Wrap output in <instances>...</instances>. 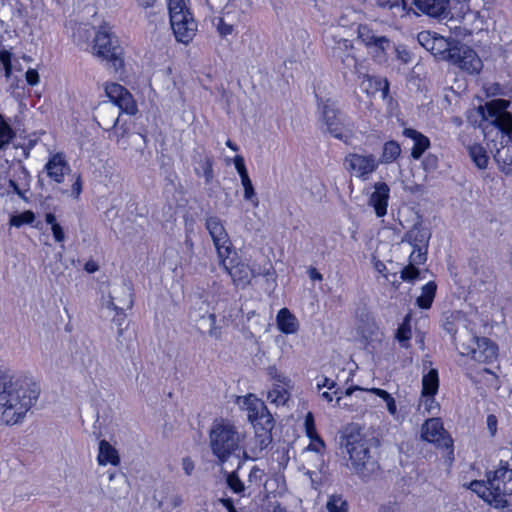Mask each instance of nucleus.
<instances>
[{
	"instance_id": "58",
	"label": "nucleus",
	"mask_w": 512,
	"mask_h": 512,
	"mask_svg": "<svg viewBox=\"0 0 512 512\" xmlns=\"http://www.w3.org/2000/svg\"><path fill=\"white\" fill-rule=\"evenodd\" d=\"M51 230L55 241L58 243H63L65 240V234L60 224L53 225V227H51Z\"/></svg>"
},
{
	"instance_id": "51",
	"label": "nucleus",
	"mask_w": 512,
	"mask_h": 512,
	"mask_svg": "<svg viewBox=\"0 0 512 512\" xmlns=\"http://www.w3.org/2000/svg\"><path fill=\"white\" fill-rule=\"evenodd\" d=\"M227 485L234 493H241L244 491V484L237 474L230 473L227 477Z\"/></svg>"
},
{
	"instance_id": "61",
	"label": "nucleus",
	"mask_w": 512,
	"mask_h": 512,
	"mask_svg": "<svg viewBox=\"0 0 512 512\" xmlns=\"http://www.w3.org/2000/svg\"><path fill=\"white\" fill-rule=\"evenodd\" d=\"M335 386H336V382L327 377H322V379L320 381H318V383H317L318 390H321L324 387L331 390V389L335 388Z\"/></svg>"
},
{
	"instance_id": "31",
	"label": "nucleus",
	"mask_w": 512,
	"mask_h": 512,
	"mask_svg": "<svg viewBox=\"0 0 512 512\" xmlns=\"http://www.w3.org/2000/svg\"><path fill=\"white\" fill-rule=\"evenodd\" d=\"M437 285L435 282L430 281L422 287L421 295L417 297L416 303L422 309L431 307L435 298Z\"/></svg>"
},
{
	"instance_id": "47",
	"label": "nucleus",
	"mask_w": 512,
	"mask_h": 512,
	"mask_svg": "<svg viewBox=\"0 0 512 512\" xmlns=\"http://www.w3.org/2000/svg\"><path fill=\"white\" fill-rule=\"evenodd\" d=\"M419 274V269L416 268V266L409 264L401 270L400 277L403 281L413 282L419 277Z\"/></svg>"
},
{
	"instance_id": "21",
	"label": "nucleus",
	"mask_w": 512,
	"mask_h": 512,
	"mask_svg": "<svg viewBox=\"0 0 512 512\" xmlns=\"http://www.w3.org/2000/svg\"><path fill=\"white\" fill-rule=\"evenodd\" d=\"M47 175L57 183H62L65 174L70 171V167L61 153H56L45 165Z\"/></svg>"
},
{
	"instance_id": "6",
	"label": "nucleus",
	"mask_w": 512,
	"mask_h": 512,
	"mask_svg": "<svg viewBox=\"0 0 512 512\" xmlns=\"http://www.w3.org/2000/svg\"><path fill=\"white\" fill-rule=\"evenodd\" d=\"M318 110L327 131L333 137L346 141L351 130L346 116L336 107V103L331 99H318Z\"/></svg>"
},
{
	"instance_id": "25",
	"label": "nucleus",
	"mask_w": 512,
	"mask_h": 512,
	"mask_svg": "<svg viewBox=\"0 0 512 512\" xmlns=\"http://www.w3.org/2000/svg\"><path fill=\"white\" fill-rule=\"evenodd\" d=\"M276 322L278 329L285 334H294L299 330V321L287 308L279 310Z\"/></svg>"
},
{
	"instance_id": "9",
	"label": "nucleus",
	"mask_w": 512,
	"mask_h": 512,
	"mask_svg": "<svg viewBox=\"0 0 512 512\" xmlns=\"http://www.w3.org/2000/svg\"><path fill=\"white\" fill-rule=\"evenodd\" d=\"M205 228L212 238L218 258L231 256L233 245L222 220L217 216H208L205 219Z\"/></svg>"
},
{
	"instance_id": "44",
	"label": "nucleus",
	"mask_w": 512,
	"mask_h": 512,
	"mask_svg": "<svg viewBox=\"0 0 512 512\" xmlns=\"http://www.w3.org/2000/svg\"><path fill=\"white\" fill-rule=\"evenodd\" d=\"M186 1L187 0H168L169 16L172 17L174 13L184 14L190 12Z\"/></svg>"
},
{
	"instance_id": "26",
	"label": "nucleus",
	"mask_w": 512,
	"mask_h": 512,
	"mask_svg": "<svg viewBox=\"0 0 512 512\" xmlns=\"http://www.w3.org/2000/svg\"><path fill=\"white\" fill-rule=\"evenodd\" d=\"M430 236L429 230L417 223L406 233L405 240L413 247H427Z\"/></svg>"
},
{
	"instance_id": "39",
	"label": "nucleus",
	"mask_w": 512,
	"mask_h": 512,
	"mask_svg": "<svg viewBox=\"0 0 512 512\" xmlns=\"http://www.w3.org/2000/svg\"><path fill=\"white\" fill-rule=\"evenodd\" d=\"M14 137L15 132L12 127L0 114V150L4 149Z\"/></svg>"
},
{
	"instance_id": "40",
	"label": "nucleus",
	"mask_w": 512,
	"mask_h": 512,
	"mask_svg": "<svg viewBox=\"0 0 512 512\" xmlns=\"http://www.w3.org/2000/svg\"><path fill=\"white\" fill-rule=\"evenodd\" d=\"M255 429H259L260 427H264V436L267 431H272L274 427V419L269 410H266L262 414H260L257 419L250 420Z\"/></svg>"
},
{
	"instance_id": "18",
	"label": "nucleus",
	"mask_w": 512,
	"mask_h": 512,
	"mask_svg": "<svg viewBox=\"0 0 512 512\" xmlns=\"http://www.w3.org/2000/svg\"><path fill=\"white\" fill-rule=\"evenodd\" d=\"M422 13L437 19H446L449 14V0H413Z\"/></svg>"
},
{
	"instance_id": "63",
	"label": "nucleus",
	"mask_w": 512,
	"mask_h": 512,
	"mask_svg": "<svg viewBox=\"0 0 512 512\" xmlns=\"http://www.w3.org/2000/svg\"><path fill=\"white\" fill-rule=\"evenodd\" d=\"M182 468L187 475H191L194 470V462L190 457H185L182 459Z\"/></svg>"
},
{
	"instance_id": "41",
	"label": "nucleus",
	"mask_w": 512,
	"mask_h": 512,
	"mask_svg": "<svg viewBox=\"0 0 512 512\" xmlns=\"http://www.w3.org/2000/svg\"><path fill=\"white\" fill-rule=\"evenodd\" d=\"M364 79L369 83V87H373L374 91H380L381 96L385 99L389 94V83L387 79H382L375 76L365 75Z\"/></svg>"
},
{
	"instance_id": "38",
	"label": "nucleus",
	"mask_w": 512,
	"mask_h": 512,
	"mask_svg": "<svg viewBox=\"0 0 512 512\" xmlns=\"http://www.w3.org/2000/svg\"><path fill=\"white\" fill-rule=\"evenodd\" d=\"M348 502L341 494H332L328 497L326 509L328 512H348Z\"/></svg>"
},
{
	"instance_id": "8",
	"label": "nucleus",
	"mask_w": 512,
	"mask_h": 512,
	"mask_svg": "<svg viewBox=\"0 0 512 512\" xmlns=\"http://www.w3.org/2000/svg\"><path fill=\"white\" fill-rule=\"evenodd\" d=\"M509 104L507 100L495 99L486 103L485 107L481 108V112L483 118L490 119L491 123L507 137L506 142H511L512 149V115L506 111Z\"/></svg>"
},
{
	"instance_id": "16",
	"label": "nucleus",
	"mask_w": 512,
	"mask_h": 512,
	"mask_svg": "<svg viewBox=\"0 0 512 512\" xmlns=\"http://www.w3.org/2000/svg\"><path fill=\"white\" fill-rule=\"evenodd\" d=\"M422 439L437 444L440 447L450 448L452 439L446 435L443 424L439 418H431L425 421L421 430Z\"/></svg>"
},
{
	"instance_id": "50",
	"label": "nucleus",
	"mask_w": 512,
	"mask_h": 512,
	"mask_svg": "<svg viewBox=\"0 0 512 512\" xmlns=\"http://www.w3.org/2000/svg\"><path fill=\"white\" fill-rule=\"evenodd\" d=\"M113 129L114 131L112 134L109 135V138L115 139L117 144H119L123 149H127L128 144L123 139L126 137L128 130L124 126H121L119 128L116 127Z\"/></svg>"
},
{
	"instance_id": "56",
	"label": "nucleus",
	"mask_w": 512,
	"mask_h": 512,
	"mask_svg": "<svg viewBox=\"0 0 512 512\" xmlns=\"http://www.w3.org/2000/svg\"><path fill=\"white\" fill-rule=\"evenodd\" d=\"M485 91L488 96L503 95V88L499 83H490L485 86Z\"/></svg>"
},
{
	"instance_id": "53",
	"label": "nucleus",
	"mask_w": 512,
	"mask_h": 512,
	"mask_svg": "<svg viewBox=\"0 0 512 512\" xmlns=\"http://www.w3.org/2000/svg\"><path fill=\"white\" fill-rule=\"evenodd\" d=\"M203 176L205 178V182L207 184L211 183L214 178L213 168H212V160L210 158H206L202 164Z\"/></svg>"
},
{
	"instance_id": "5",
	"label": "nucleus",
	"mask_w": 512,
	"mask_h": 512,
	"mask_svg": "<svg viewBox=\"0 0 512 512\" xmlns=\"http://www.w3.org/2000/svg\"><path fill=\"white\" fill-rule=\"evenodd\" d=\"M92 49L94 55L111 62L115 70L123 66L122 48L107 23L101 25L96 32Z\"/></svg>"
},
{
	"instance_id": "24",
	"label": "nucleus",
	"mask_w": 512,
	"mask_h": 512,
	"mask_svg": "<svg viewBox=\"0 0 512 512\" xmlns=\"http://www.w3.org/2000/svg\"><path fill=\"white\" fill-rule=\"evenodd\" d=\"M238 404L248 411L249 421L257 419L260 414L268 410L264 402L252 394L239 397Z\"/></svg>"
},
{
	"instance_id": "42",
	"label": "nucleus",
	"mask_w": 512,
	"mask_h": 512,
	"mask_svg": "<svg viewBox=\"0 0 512 512\" xmlns=\"http://www.w3.org/2000/svg\"><path fill=\"white\" fill-rule=\"evenodd\" d=\"M35 220V214L28 210L21 214L13 215L10 218V225L20 227L24 224H31Z\"/></svg>"
},
{
	"instance_id": "64",
	"label": "nucleus",
	"mask_w": 512,
	"mask_h": 512,
	"mask_svg": "<svg viewBox=\"0 0 512 512\" xmlns=\"http://www.w3.org/2000/svg\"><path fill=\"white\" fill-rule=\"evenodd\" d=\"M380 512H400V508L396 503H389L387 505H384L381 508Z\"/></svg>"
},
{
	"instance_id": "52",
	"label": "nucleus",
	"mask_w": 512,
	"mask_h": 512,
	"mask_svg": "<svg viewBox=\"0 0 512 512\" xmlns=\"http://www.w3.org/2000/svg\"><path fill=\"white\" fill-rule=\"evenodd\" d=\"M228 0H206V5L211 12H225Z\"/></svg>"
},
{
	"instance_id": "7",
	"label": "nucleus",
	"mask_w": 512,
	"mask_h": 512,
	"mask_svg": "<svg viewBox=\"0 0 512 512\" xmlns=\"http://www.w3.org/2000/svg\"><path fill=\"white\" fill-rule=\"evenodd\" d=\"M456 347L463 356L471 358L479 363H490L497 358V346L488 338L476 337L468 334V342L454 336Z\"/></svg>"
},
{
	"instance_id": "2",
	"label": "nucleus",
	"mask_w": 512,
	"mask_h": 512,
	"mask_svg": "<svg viewBox=\"0 0 512 512\" xmlns=\"http://www.w3.org/2000/svg\"><path fill=\"white\" fill-rule=\"evenodd\" d=\"M379 441L374 437L349 434L345 449L349 455L347 467L363 481H369L380 471L377 448Z\"/></svg>"
},
{
	"instance_id": "11",
	"label": "nucleus",
	"mask_w": 512,
	"mask_h": 512,
	"mask_svg": "<svg viewBox=\"0 0 512 512\" xmlns=\"http://www.w3.org/2000/svg\"><path fill=\"white\" fill-rule=\"evenodd\" d=\"M452 51V56L448 61L457 65L463 71L473 75L478 74L482 70V60L470 47L458 42L454 45Z\"/></svg>"
},
{
	"instance_id": "34",
	"label": "nucleus",
	"mask_w": 512,
	"mask_h": 512,
	"mask_svg": "<svg viewBox=\"0 0 512 512\" xmlns=\"http://www.w3.org/2000/svg\"><path fill=\"white\" fill-rule=\"evenodd\" d=\"M400 153V145L396 141H388L383 146V151L379 162L385 164L392 163L400 156Z\"/></svg>"
},
{
	"instance_id": "59",
	"label": "nucleus",
	"mask_w": 512,
	"mask_h": 512,
	"mask_svg": "<svg viewBox=\"0 0 512 512\" xmlns=\"http://www.w3.org/2000/svg\"><path fill=\"white\" fill-rule=\"evenodd\" d=\"M312 443L308 446V450L315 451L316 453H321L325 447L323 440L318 436V439L311 440Z\"/></svg>"
},
{
	"instance_id": "62",
	"label": "nucleus",
	"mask_w": 512,
	"mask_h": 512,
	"mask_svg": "<svg viewBox=\"0 0 512 512\" xmlns=\"http://www.w3.org/2000/svg\"><path fill=\"white\" fill-rule=\"evenodd\" d=\"M26 80L30 85H36L39 82V74L34 69H29L26 72Z\"/></svg>"
},
{
	"instance_id": "33",
	"label": "nucleus",
	"mask_w": 512,
	"mask_h": 512,
	"mask_svg": "<svg viewBox=\"0 0 512 512\" xmlns=\"http://www.w3.org/2000/svg\"><path fill=\"white\" fill-rule=\"evenodd\" d=\"M113 295L118 297L117 301L125 309H131L133 306V292L132 288L126 282H123L116 290Z\"/></svg>"
},
{
	"instance_id": "30",
	"label": "nucleus",
	"mask_w": 512,
	"mask_h": 512,
	"mask_svg": "<svg viewBox=\"0 0 512 512\" xmlns=\"http://www.w3.org/2000/svg\"><path fill=\"white\" fill-rule=\"evenodd\" d=\"M290 388L291 384H272V388L268 391L267 398L276 406L285 405L290 398Z\"/></svg>"
},
{
	"instance_id": "3",
	"label": "nucleus",
	"mask_w": 512,
	"mask_h": 512,
	"mask_svg": "<svg viewBox=\"0 0 512 512\" xmlns=\"http://www.w3.org/2000/svg\"><path fill=\"white\" fill-rule=\"evenodd\" d=\"M243 436L234 424L225 419L213 422L209 432V445L220 463L226 462L240 447Z\"/></svg>"
},
{
	"instance_id": "17",
	"label": "nucleus",
	"mask_w": 512,
	"mask_h": 512,
	"mask_svg": "<svg viewBox=\"0 0 512 512\" xmlns=\"http://www.w3.org/2000/svg\"><path fill=\"white\" fill-rule=\"evenodd\" d=\"M390 188L385 182H377L374 191L371 193L368 204L373 207L377 217L381 218L387 214Z\"/></svg>"
},
{
	"instance_id": "19",
	"label": "nucleus",
	"mask_w": 512,
	"mask_h": 512,
	"mask_svg": "<svg viewBox=\"0 0 512 512\" xmlns=\"http://www.w3.org/2000/svg\"><path fill=\"white\" fill-rule=\"evenodd\" d=\"M439 389V377L437 369H430L427 373L422 376V391L421 395L427 397L426 410L431 411L432 404L435 403L434 396L437 394Z\"/></svg>"
},
{
	"instance_id": "15",
	"label": "nucleus",
	"mask_w": 512,
	"mask_h": 512,
	"mask_svg": "<svg viewBox=\"0 0 512 512\" xmlns=\"http://www.w3.org/2000/svg\"><path fill=\"white\" fill-rule=\"evenodd\" d=\"M170 24L178 42L188 44L196 35L198 26L191 12L184 14L174 13L170 17Z\"/></svg>"
},
{
	"instance_id": "13",
	"label": "nucleus",
	"mask_w": 512,
	"mask_h": 512,
	"mask_svg": "<svg viewBox=\"0 0 512 512\" xmlns=\"http://www.w3.org/2000/svg\"><path fill=\"white\" fill-rule=\"evenodd\" d=\"M344 165L346 169L356 177L367 180L379 165V161L373 154L351 153L345 157Z\"/></svg>"
},
{
	"instance_id": "22",
	"label": "nucleus",
	"mask_w": 512,
	"mask_h": 512,
	"mask_svg": "<svg viewBox=\"0 0 512 512\" xmlns=\"http://www.w3.org/2000/svg\"><path fill=\"white\" fill-rule=\"evenodd\" d=\"M358 38L367 47H375L381 51H385L390 41L385 36H376L367 25H359Z\"/></svg>"
},
{
	"instance_id": "54",
	"label": "nucleus",
	"mask_w": 512,
	"mask_h": 512,
	"mask_svg": "<svg viewBox=\"0 0 512 512\" xmlns=\"http://www.w3.org/2000/svg\"><path fill=\"white\" fill-rule=\"evenodd\" d=\"M208 320H209V324H210L209 335L211 337L219 339L220 336H221V332L216 327V315L214 313L209 314L208 315Z\"/></svg>"
},
{
	"instance_id": "32",
	"label": "nucleus",
	"mask_w": 512,
	"mask_h": 512,
	"mask_svg": "<svg viewBox=\"0 0 512 512\" xmlns=\"http://www.w3.org/2000/svg\"><path fill=\"white\" fill-rule=\"evenodd\" d=\"M494 158L499 164H502L501 170L505 174H512V149L510 146L505 145L497 149Z\"/></svg>"
},
{
	"instance_id": "36",
	"label": "nucleus",
	"mask_w": 512,
	"mask_h": 512,
	"mask_svg": "<svg viewBox=\"0 0 512 512\" xmlns=\"http://www.w3.org/2000/svg\"><path fill=\"white\" fill-rule=\"evenodd\" d=\"M252 7V0H228L225 10L242 18Z\"/></svg>"
},
{
	"instance_id": "45",
	"label": "nucleus",
	"mask_w": 512,
	"mask_h": 512,
	"mask_svg": "<svg viewBox=\"0 0 512 512\" xmlns=\"http://www.w3.org/2000/svg\"><path fill=\"white\" fill-rule=\"evenodd\" d=\"M244 188V198L250 201L254 207L259 205V200L256 197V193L252 184L251 179H247L241 182Z\"/></svg>"
},
{
	"instance_id": "37",
	"label": "nucleus",
	"mask_w": 512,
	"mask_h": 512,
	"mask_svg": "<svg viewBox=\"0 0 512 512\" xmlns=\"http://www.w3.org/2000/svg\"><path fill=\"white\" fill-rule=\"evenodd\" d=\"M411 336L410 315H407L397 329L396 338L401 347L408 348L410 346L409 340L411 339Z\"/></svg>"
},
{
	"instance_id": "12",
	"label": "nucleus",
	"mask_w": 512,
	"mask_h": 512,
	"mask_svg": "<svg viewBox=\"0 0 512 512\" xmlns=\"http://www.w3.org/2000/svg\"><path fill=\"white\" fill-rule=\"evenodd\" d=\"M419 43L427 50L430 51L435 57L441 60H447L452 56V49L457 43L449 39L431 34L430 32H421L418 34Z\"/></svg>"
},
{
	"instance_id": "4",
	"label": "nucleus",
	"mask_w": 512,
	"mask_h": 512,
	"mask_svg": "<svg viewBox=\"0 0 512 512\" xmlns=\"http://www.w3.org/2000/svg\"><path fill=\"white\" fill-rule=\"evenodd\" d=\"M505 474L506 466H501L495 471H488L486 481L473 480L469 484V489L494 508H505L508 506L507 485L503 479Z\"/></svg>"
},
{
	"instance_id": "10",
	"label": "nucleus",
	"mask_w": 512,
	"mask_h": 512,
	"mask_svg": "<svg viewBox=\"0 0 512 512\" xmlns=\"http://www.w3.org/2000/svg\"><path fill=\"white\" fill-rule=\"evenodd\" d=\"M232 253L234 254L233 257L224 256L223 258H218L219 263L230 275L233 283L244 288L250 284L254 277V272L247 263L240 260L234 252Z\"/></svg>"
},
{
	"instance_id": "27",
	"label": "nucleus",
	"mask_w": 512,
	"mask_h": 512,
	"mask_svg": "<svg viewBox=\"0 0 512 512\" xmlns=\"http://www.w3.org/2000/svg\"><path fill=\"white\" fill-rule=\"evenodd\" d=\"M98 450L97 461L99 465L105 466L109 463L118 466L120 464V457L117 450L108 441L101 440Z\"/></svg>"
},
{
	"instance_id": "48",
	"label": "nucleus",
	"mask_w": 512,
	"mask_h": 512,
	"mask_svg": "<svg viewBox=\"0 0 512 512\" xmlns=\"http://www.w3.org/2000/svg\"><path fill=\"white\" fill-rule=\"evenodd\" d=\"M305 431L307 436L311 439H318V434L315 427L314 416L311 412H308L305 416L304 421Z\"/></svg>"
},
{
	"instance_id": "35",
	"label": "nucleus",
	"mask_w": 512,
	"mask_h": 512,
	"mask_svg": "<svg viewBox=\"0 0 512 512\" xmlns=\"http://www.w3.org/2000/svg\"><path fill=\"white\" fill-rule=\"evenodd\" d=\"M469 155L479 169H485L488 164V155L483 146L474 144L469 147Z\"/></svg>"
},
{
	"instance_id": "60",
	"label": "nucleus",
	"mask_w": 512,
	"mask_h": 512,
	"mask_svg": "<svg viewBox=\"0 0 512 512\" xmlns=\"http://www.w3.org/2000/svg\"><path fill=\"white\" fill-rule=\"evenodd\" d=\"M503 479L507 485L506 494L510 496L512 495V469L508 468V466H506V474L503 475Z\"/></svg>"
},
{
	"instance_id": "1",
	"label": "nucleus",
	"mask_w": 512,
	"mask_h": 512,
	"mask_svg": "<svg viewBox=\"0 0 512 512\" xmlns=\"http://www.w3.org/2000/svg\"><path fill=\"white\" fill-rule=\"evenodd\" d=\"M0 380V419L7 425L17 424L36 403L40 388L21 374L3 375Z\"/></svg>"
},
{
	"instance_id": "46",
	"label": "nucleus",
	"mask_w": 512,
	"mask_h": 512,
	"mask_svg": "<svg viewBox=\"0 0 512 512\" xmlns=\"http://www.w3.org/2000/svg\"><path fill=\"white\" fill-rule=\"evenodd\" d=\"M427 247H414L409 260L411 265H421L426 261Z\"/></svg>"
},
{
	"instance_id": "29",
	"label": "nucleus",
	"mask_w": 512,
	"mask_h": 512,
	"mask_svg": "<svg viewBox=\"0 0 512 512\" xmlns=\"http://www.w3.org/2000/svg\"><path fill=\"white\" fill-rule=\"evenodd\" d=\"M241 21V17L225 10L221 17L215 19L214 25L221 37H227L234 31V27Z\"/></svg>"
},
{
	"instance_id": "49",
	"label": "nucleus",
	"mask_w": 512,
	"mask_h": 512,
	"mask_svg": "<svg viewBox=\"0 0 512 512\" xmlns=\"http://www.w3.org/2000/svg\"><path fill=\"white\" fill-rule=\"evenodd\" d=\"M264 427H260L259 429H255V437L258 442V445L261 449L266 448L272 442L271 431H267L264 436Z\"/></svg>"
},
{
	"instance_id": "23",
	"label": "nucleus",
	"mask_w": 512,
	"mask_h": 512,
	"mask_svg": "<svg viewBox=\"0 0 512 512\" xmlns=\"http://www.w3.org/2000/svg\"><path fill=\"white\" fill-rule=\"evenodd\" d=\"M403 135L413 140L414 145L412 147L411 156L414 159H420L424 152L430 147V140L428 137L423 135L412 128H405Z\"/></svg>"
},
{
	"instance_id": "28",
	"label": "nucleus",
	"mask_w": 512,
	"mask_h": 512,
	"mask_svg": "<svg viewBox=\"0 0 512 512\" xmlns=\"http://www.w3.org/2000/svg\"><path fill=\"white\" fill-rule=\"evenodd\" d=\"M355 391H365L369 393H373L377 395L378 397L382 398L386 402V407L388 412L391 415H395L397 413V406L395 399L389 394L386 390L380 389V388H371V389H364L359 386H352L345 390L344 394L346 396H351Z\"/></svg>"
},
{
	"instance_id": "14",
	"label": "nucleus",
	"mask_w": 512,
	"mask_h": 512,
	"mask_svg": "<svg viewBox=\"0 0 512 512\" xmlns=\"http://www.w3.org/2000/svg\"><path fill=\"white\" fill-rule=\"evenodd\" d=\"M106 95L109 98V104H113L121 112L129 115H135L138 111L136 102L132 94L122 85L118 83H110L105 87Z\"/></svg>"
},
{
	"instance_id": "20",
	"label": "nucleus",
	"mask_w": 512,
	"mask_h": 512,
	"mask_svg": "<svg viewBox=\"0 0 512 512\" xmlns=\"http://www.w3.org/2000/svg\"><path fill=\"white\" fill-rule=\"evenodd\" d=\"M95 120L100 127L109 131L112 128H116L119 122V113H117L113 104L104 102L97 108Z\"/></svg>"
},
{
	"instance_id": "57",
	"label": "nucleus",
	"mask_w": 512,
	"mask_h": 512,
	"mask_svg": "<svg viewBox=\"0 0 512 512\" xmlns=\"http://www.w3.org/2000/svg\"><path fill=\"white\" fill-rule=\"evenodd\" d=\"M115 316L113 317V322L121 327L125 320H126V314L124 313V311H115ZM123 334V329L122 328H119L118 329V336H121Z\"/></svg>"
},
{
	"instance_id": "43",
	"label": "nucleus",
	"mask_w": 512,
	"mask_h": 512,
	"mask_svg": "<svg viewBox=\"0 0 512 512\" xmlns=\"http://www.w3.org/2000/svg\"><path fill=\"white\" fill-rule=\"evenodd\" d=\"M267 374L270 380L273 382L272 384H291V380L283 375L275 366H269L267 368Z\"/></svg>"
},
{
	"instance_id": "55",
	"label": "nucleus",
	"mask_w": 512,
	"mask_h": 512,
	"mask_svg": "<svg viewBox=\"0 0 512 512\" xmlns=\"http://www.w3.org/2000/svg\"><path fill=\"white\" fill-rule=\"evenodd\" d=\"M451 33L458 38H465L472 34V31L465 26L458 24L455 27H451Z\"/></svg>"
}]
</instances>
